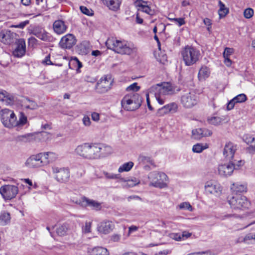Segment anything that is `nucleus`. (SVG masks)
Returning <instances> with one entry per match:
<instances>
[{
  "label": "nucleus",
  "instance_id": "69168bd1",
  "mask_svg": "<svg viewBox=\"0 0 255 255\" xmlns=\"http://www.w3.org/2000/svg\"><path fill=\"white\" fill-rule=\"evenodd\" d=\"M255 138L251 135H247L245 138L244 139L245 140V141L247 143V144H250V143H252L253 144V143H254V141H255Z\"/></svg>",
  "mask_w": 255,
  "mask_h": 255
},
{
  "label": "nucleus",
  "instance_id": "8fccbe9b",
  "mask_svg": "<svg viewBox=\"0 0 255 255\" xmlns=\"http://www.w3.org/2000/svg\"><path fill=\"white\" fill-rule=\"evenodd\" d=\"M104 174L107 179H116L120 178L119 174H115L114 173H108L107 172H104Z\"/></svg>",
  "mask_w": 255,
  "mask_h": 255
},
{
  "label": "nucleus",
  "instance_id": "423d86ee",
  "mask_svg": "<svg viewBox=\"0 0 255 255\" xmlns=\"http://www.w3.org/2000/svg\"><path fill=\"white\" fill-rule=\"evenodd\" d=\"M231 207L234 209L244 210L249 208L250 203L246 196L235 194L228 200Z\"/></svg>",
  "mask_w": 255,
  "mask_h": 255
},
{
  "label": "nucleus",
  "instance_id": "c85d7f7f",
  "mask_svg": "<svg viewBox=\"0 0 255 255\" xmlns=\"http://www.w3.org/2000/svg\"><path fill=\"white\" fill-rule=\"evenodd\" d=\"M34 139V135L32 133H27L26 134L18 135L16 137L17 141L28 142Z\"/></svg>",
  "mask_w": 255,
  "mask_h": 255
},
{
  "label": "nucleus",
  "instance_id": "6ab92c4d",
  "mask_svg": "<svg viewBox=\"0 0 255 255\" xmlns=\"http://www.w3.org/2000/svg\"><path fill=\"white\" fill-rule=\"evenodd\" d=\"M237 150V145L231 142L227 143L224 147L223 154L227 160L229 161L233 160L235 153Z\"/></svg>",
  "mask_w": 255,
  "mask_h": 255
},
{
  "label": "nucleus",
  "instance_id": "09e8293b",
  "mask_svg": "<svg viewBox=\"0 0 255 255\" xmlns=\"http://www.w3.org/2000/svg\"><path fill=\"white\" fill-rule=\"evenodd\" d=\"M251 240H255V232L247 234L244 237L243 242L246 243H249L248 241Z\"/></svg>",
  "mask_w": 255,
  "mask_h": 255
},
{
  "label": "nucleus",
  "instance_id": "13d9d810",
  "mask_svg": "<svg viewBox=\"0 0 255 255\" xmlns=\"http://www.w3.org/2000/svg\"><path fill=\"white\" fill-rule=\"evenodd\" d=\"M212 134V132L211 130L205 128H202V137L204 136H211Z\"/></svg>",
  "mask_w": 255,
  "mask_h": 255
},
{
  "label": "nucleus",
  "instance_id": "aec40b11",
  "mask_svg": "<svg viewBox=\"0 0 255 255\" xmlns=\"http://www.w3.org/2000/svg\"><path fill=\"white\" fill-rule=\"evenodd\" d=\"M177 109L178 105L176 103L174 102L171 103L159 108L156 114L158 116L161 117L170 112L175 113L177 112Z\"/></svg>",
  "mask_w": 255,
  "mask_h": 255
},
{
  "label": "nucleus",
  "instance_id": "1a4fd4ad",
  "mask_svg": "<svg viewBox=\"0 0 255 255\" xmlns=\"http://www.w3.org/2000/svg\"><path fill=\"white\" fill-rule=\"evenodd\" d=\"M113 82L111 75H105L97 83L95 90L98 93H105L111 89Z\"/></svg>",
  "mask_w": 255,
  "mask_h": 255
},
{
  "label": "nucleus",
  "instance_id": "f3484780",
  "mask_svg": "<svg viewBox=\"0 0 255 255\" xmlns=\"http://www.w3.org/2000/svg\"><path fill=\"white\" fill-rule=\"evenodd\" d=\"M16 46L13 51V55L16 57H21L25 53L26 44L24 39L20 38L15 42Z\"/></svg>",
  "mask_w": 255,
  "mask_h": 255
},
{
  "label": "nucleus",
  "instance_id": "c03bdc74",
  "mask_svg": "<svg viewBox=\"0 0 255 255\" xmlns=\"http://www.w3.org/2000/svg\"><path fill=\"white\" fill-rule=\"evenodd\" d=\"M192 135L194 138L199 139L202 137V128H199L192 130Z\"/></svg>",
  "mask_w": 255,
  "mask_h": 255
},
{
  "label": "nucleus",
  "instance_id": "f704fd0d",
  "mask_svg": "<svg viewBox=\"0 0 255 255\" xmlns=\"http://www.w3.org/2000/svg\"><path fill=\"white\" fill-rule=\"evenodd\" d=\"M102 145L103 147L101 150L102 154L100 156V158L106 156L112 152V149L110 146L105 145L103 144H102Z\"/></svg>",
  "mask_w": 255,
  "mask_h": 255
},
{
  "label": "nucleus",
  "instance_id": "f257e3e1",
  "mask_svg": "<svg viewBox=\"0 0 255 255\" xmlns=\"http://www.w3.org/2000/svg\"><path fill=\"white\" fill-rule=\"evenodd\" d=\"M103 147L101 143L85 142L77 146L75 152L76 155L85 159H98L100 158Z\"/></svg>",
  "mask_w": 255,
  "mask_h": 255
},
{
  "label": "nucleus",
  "instance_id": "473e14b6",
  "mask_svg": "<svg viewBox=\"0 0 255 255\" xmlns=\"http://www.w3.org/2000/svg\"><path fill=\"white\" fill-rule=\"evenodd\" d=\"M137 5L138 6V10H140L148 14H151L150 13L151 9L150 7L146 5V2L144 1H139L137 3Z\"/></svg>",
  "mask_w": 255,
  "mask_h": 255
},
{
  "label": "nucleus",
  "instance_id": "680f3d73",
  "mask_svg": "<svg viewBox=\"0 0 255 255\" xmlns=\"http://www.w3.org/2000/svg\"><path fill=\"white\" fill-rule=\"evenodd\" d=\"M254 13V10L251 8H248L244 11V16H253Z\"/></svg>",
  "mask_w": 255,
  "mask_h": 255
},
{
  "label": "nucleus",
  "instance_id": "e433bc0d",
  "mask_svg": "<svg viewBox=\"0 0 255 255\" xmlns=\"http://www.w3.org/2000/svg\"><path fill=\"white\" fill-rule=\"evenodd\" d=\"M138 159L140 162H143V163H149L151 165H153L154 167H155L153 161L149 156H146L143 155H140Z\"/></svg>",
  "mask_w": 255,
  "mask_h": 255
},
{
  "label": "nucleus",
  "instance_id": "864d4df0",
  "mask_svg": "<svg viewBox=\"0 0 255 255\" xmlns=\"http://www.w3.org/2000/svg\"><path fill=\"white\" fill-rule=\"evenodd\" d=\"M127 181V185L129 187H133L139 183V181L135 178H134L131 180H128Z\"/></svg>",
  "mask_w": 255,
  "mask_h": 255
},
{
  "label": "nucleus",
  "instance_id": "9d476101",
  "mask_svg": "<svg viewBox=\"0 0 255 255\" xmlns=\"http://www.w3.org/2000/svg\"><path fill=\"white\" fill-rule=\"evenodd\" d=\"M18 193V188L13 185H5L0 188V193L5 200L14 198Z\"/></svg>",
  "mask_w": 255,
  "mask_h": 255
},
{
  "label": "nucleus",
  "instance_id": "774afa93",
  "mask_svg": "<svg viewBox=\"0 0 255 255\" xmlns=\"http://www.w3.org/2000/svg\"><path fill=\"white\" fill-rule=\"evenodd\" d=\"M28 20H25L23 22L19 23L18 24L16 25H14V27L16 28H24L27 24H28Z\"/></svg>",
  "mask_w": 255,
  "mask_h": 255
},
{
  "label": "nucleus",
  "instance_id": "de8ad7c7",
  "mask_svg": "<svg viewBox=\"0 0 255 255\" xmlns=\"http://www.w3.org/2000/svg\"><path fill=\"white\" fill-rule=\"evenodd\" d=\"M180 209L187 210L189 211H192L193 208L189 202H185L181 203L179 205Z\"/></svg>",
  "mask_w": 255,
  "mask_h": 255
},
{
  "label": "nucleus",
  "instance_id": "9b49d317",
  "mask_svg": "<svg viewBox=\"0 0 255 255\" xmlns=\"http://www.w3.org/2000/svg\"><path fill=\"white\" fill-rule=\"evenodd\" d=\"M198 99L197 96L194 93L187 92L182 95L181 103L186 108H191L196 105Z\"/></svg>",
  "mask_w": 255,
  "mask_h": 255
},
{
  "label": "nucleus",
  "instance_id": "37998d69",
  "mask_svg": "<svg viewBox=\"0 0 255 255\" xmlns=\"http://www.w3.org/2000/svg\"><path fill=\"white\" fill-rule=\"evenodd\" d=\"M25 100L29 103V105L25 106L26 109H29L31 110H35L38 107V105L34 101L31 100L28 98H26Z\"/></svg>",
  "mask_w": 255,
  "mask_h": 255
},
{
  "label": "nucleus",
  "instance_id": "bf43d9fd",
  "mask_svg": "<svg viewBox=\"0 0 255 255\" xmlns=\"http://www.w3.org/2000/svg\"><path fill=\"white\" fill-rule=\"evenodd\" d=\"M236 103H237L235 102V100H234V98L233 99H232L230 102H228V103L227 104V110L230 111V110H232L234 108L235 105Z\"/></svg>",
  "mask_w": 255,
  "mask_h": 255
},
{
  "label": "nucleus",
  "instance_id": "49530a36",
  "mask_svg": "<svg viewBox=\"0 0 255 255\" xmlns=\"http://www.w3.org/2000/svg\"><path fill=\"white\" fill-rule=\"evenodd\" d=\"M80 9L83 14L88 16H92L94 14L93 11L92 9H88L85 6H81Z\"/></svg>",
  "mask_w": 255,
  "mask_h": 255
},
{
  "label": "nucleus",
  "instance_id": "72a5a7b5",
  "mask_svg": "<svg viewBox=\"0 0 255 255\" xmlns=\"http://www.w3.org/2000/svg\"><path fill=\"white\" fill-rule=\"evenodd\" d=\"M44 31L45 29L42 26L36 25L32 28V33L39 38Z\"/></svg>",
  "mask_w": 255,
  "mask_h": 255
},
{
  "label": "nucleus",
  "instance_id": "2eb2a0df",
  "mask_svg": "<svg viewBox=\"0 0 255 255\" xmlns=\"http://www.w3.org/2000/svg\"><path fill=\"white\" fill-rule=\"evenodd\" d=\"M16 33L10 30H4L0 32V41L5 44H10L14 42Z\"/></svg>",
  "mask_w": 255,
  "mask_h": 255
},
{
  "label": "nucleus",
  "instance_id": "a19ab883",
  "mask_svg": "<svg viewBox=\"0 0 255 255\" xmlns=\"http://www.w3.org/2000/svg\"><path fill=\"white\" fill-rule=\"evenodd\" d=\"M234 99L237 103H241L245 102L247 100V97L245 94H240L234 97Z\"/></svg>",
  "mask_w": 255,
  "mask_h": 255
},
{
  "label": "nucleus",
  "instance_id": "6e6552de",
  "mask_svg": "<svg viewBox=\"0 0 255 255\" xmlns=\"http://www.w3.org/2000/svg\"><path fill=\"white\" fill-rule=\"evenodd\" d=\"M52 173L54 174V178L60 183H66L68 181L70 176V170L67 167H52Z\"/></svg>",
  "mask_w": 255,
  "mask_h": 255
},
{
  "label": "nucleus",
  "instance_id": "ddd939ff",
  "mask_svg": "<svg viewBox=\"0 0 255 255\" xmlns=\"http://www.w3.org/2000/svg\"><path fill=\"white\" fill-rule=\"evenodd\" d=\"M76 37L72 34L68 33L61 38L59 45L62 49H70L76 44Z\"/></svg>",
  "mask_w": 255,
  "mask_h": 255
},
{
  "label": "nucleus",
  "instance_id": "a18cd8bd",
  "mask_svg": "<svg viewBox=\"0 0 255 255\" xmlns=\"http://www.w3.org/2000/svg\"><path fill=\"white\" fill-rule=\"evenodd\" d=\"M27 120L26 116H25V115L23 113H21L20 114L19 118V121H17V125L23 126L27 123Z\"/></svg>",
  "mask_w": 255,
  "mask_h": 255
},
{
  "label": "nucleus",
  "instance_id": "3c124183",
  "mask_svg": "<svg viewBox=\"0 0 255 255\" xmlns=\"http://www.w3.org/2000/svg\"><path fill=\"white\" fill-rule=\"evenodd\" d=\"M140 89V87L137 86L136 83H134L128 87L126 89L127 91H132L133 92H137Z\"/></svg>",
  "mask_w": 255,
  "mask_h": 255
},
{
  "label": "nucleus",
  "instance_id": "39448f33",
  "mask_svg": "<svg viewBox=\"0 0 255 255\" xmlns=\"http://www.w3.org/2000/svg\"><path fill=\"white\" fill-rule=\"evenodd\" d=\"M148 178L150 181V185L159 188L166 187L168 180L167 176L163 172L153 171L149 173Z\"/></svg>",
  "mask_w": 255,
  "mask_h": 255
},
{
  "label": "nucleus",
  "instance_id": "7c9ffc66",
  "mask_svg": "<svg viewBox=\"0 0 255 255\" xmlns=\"http://www.w3.org/2000/svg\"><path fill=\"white\" fill-rule=\"evenodd\" d=\"M133 165L134 164L132 161L125 163L119 168L118 171L120 173L128 172L132 168Z\"/></svg>",
  "mask_w": 255,
  "mask_h": 255
},
{
  "label": "nucleus",
  "instance_id": "052dcab7",
  "mask_svg": "<svg viewBox=\"0 0 255 255\" xmlns=\"http://www.w3.org/2000/svg\"><path fill=\"white\" fill-rule=\"evenodd\" d=\"M204 22L205 24L207 25V30L208 31L210 32H211V20L209 18L206 17L204 19Z\"/></svg>",
  "mask_w": 255,
  "mask_h": 255
},
{
  "label": "nucleus",
  "instance_id": "20e7f679",
  "mask_svg": "<svg viewBox=\"0 0 255 255\" xmlns=\"http://www.w3.org/2000/svg\"><path fill=\"white\" fill-rule=\"evenodd\" d=\"M142 99L140 96L135 93L126 95L121 101L122 107L127 111H134L141 106Z\"/></svg>",
  "mask_w": 255,
  "mask_h": 255
},
{
  "label": "nucleus",
  "instance_id": "0e129e2a",
  "mask_svg": "<svg viewBox=\"0 0 255 255\" xmlns=\"http://www.w3.org/2000/svg\"><path fill=\"white\" fill-rule=\"evenodd\" d=\"M163 96V95H160L159 93L158 95H157L155 94V98L156 100L157 101L158 103L160 105H163L164 104V100L162 98V96Z\"/></svg>",
  "mask_w": 255,
  "mask_h": 255
},
{
  "label": "nucleus",
  "instance_id": "6e6d98bb",
  "mask_svg": "<svg viewBox=\"0 0 255 255\" xmlns=\"http://www.w3.org/2000/svg\"><path fill=\"white\" fill-rule=\"evenodd\" d=\"M37 40L34 37H31L28 39V46L34 47L36 45Z\"/></svg>",
  "mask_w": 255,
  "mask_h": 255
},
{
  "label": "nucleus",
  "instance_id": "0eeeda50",
  "mask_svg": "<svg viewBox=\"0 0 255 255\" xmlns=\"http://www.w3.org/2000/svg\"><path fill=\"white\" fill-rule=\"evenodd\" d=\"M0 120L5 127L11 128L17 125L16 117L13 111L5 109L0 112Z\"/></svg>",
  "mask_w": 255,
  "mask_h": 255
},
{
  "label": "nucleus",
  "instance_id": "cd10ccee",
  "mask_svg": "<svg viewBox=\"0 0 255 255\" xmlns=\"http://www.w3.org/2000/svg\"><path fill=\"white\" fill-rule=\"evenodd\" d=\"M41 154H42V157L44 158V160L47 161V164L54 161L57 158V155L52 152H43L41 153Z\"/></svg>",
  "mask_w": 255,
  "mask_h": 255
},
{
  "label": "nucleus",
  "instance_id": "b1692460",
  "mask_svg": "<svg viewBox=\"0 0 255 255\" xmlns=\"http://www.w3.org/2000/svg\"><path fill=\"white\" fill-rule=\"evenodd\" d=\"M87 253L89 255H109L108 250L102 247L88 248Z\"/></svg>",
  "mask_w": 255,
  "mask_h": 255
},
{
  "label": "nucleus",
  "instance_id": "393cba45",
  "mask_svg": "<svg viewBox=\"0 0 255 255\" xmlns=\"http://www.w3.org/2000/svg\"><path fill=\"white\" fill-rule=\"evenodd\" d=\"M103 4L106 5L110 9L117 11L119 9L121 2L119 0H101Z\"/></svg>",
  "mask_w": 255,
  "mask_h": 255
},
{
  "label": "nucleus",
  "instance_id": "c9c22d12",
  "mask_svg": "<svg viewBox=\"0 0 255 255\" xmlns=\"http://www.w3.org/2000/svg\"><path fill=\"white\" fill-rule=\"evenodd\" d=\"M199 77L201 79H205L209 76V72L207 67H202L198 73Z\"/></svg>",
  "mask_w": 255,
  "mask_h": 255
},
{
  "label": "nucleus",
  "instance_id": "a878e982",
  "mask_svg": "<svg viewBox=\"0 0 255 255\" xmlns=\"http://www.w3.org/2000/svg\"><path fill=\"white\" fill-rule=\"evenodd\" d=\"M233 193L235 194H238V193H242L246 192L247 190V187L244 184H240L239 183H233L231 187Z\"/></svg>",
  "mask_w": 255,
  "mask_h": 255
},
{
  "label": "nucleus",
  "instance_id": "f8f14e48",
  "mask_svg": "<svg viewBox=\"0 0 255 255\" xmlns=\"http://www.w3.org/2000/svg\"><path fill=\"white\" fill-rule=\"evenodd\" d=\"M42 158V154L41 153L33 155L27 159L25 164L29 168L41 167L47 164V161H44Z\"/></svg>",
  "mask_w": 255,
  "mask_h": 255
},
{
  "label": "nucleus",
  "instance_id": "5701e85b",
  "mask_svg": "<svg viewBox=\"0 0 255 255\" xmlns=\"http://www.w3.org/2000/svg\"><path fill=\"white\" fill-rule=\"evenodd\" d=\"M53 29L54 31L57 34H62L66 31L67 25L64 21L59 19L54 22Z\"/></svg>",
  "mask_w": 255,
  "mask_h": 255
},
{
  "label": "nucleus",
  "instance_id": "5fc2aeb1",
  "mask_svg": "<svg viewBox=\"0 0 255 255\" xmlns=\"http://www.w3.org/2000/svg\"><path fill=\"white\" fill-rule=\"evenodd\" d=\"M91 223L86 222L85 225L82 228L83 232L87 234L91 232Z\"/></svg>",
  "mask_w": 255,
  "mask_h": 255
},
{
  "label": "nucleus",
  "instance_id": "4d7b16f0",
  "mask_svg": "<svg viewBox=\"0 0 255 255\" xmlns=\"http://www.w3.org/2000/svg\"><path fill=\"white\" fill-rule=\"evenodd\" d=\"M234 52L233 48L226 47L223 52V57H229Z\"/></svg>",
  "mask_w": 255,
  "mask_h": 255
},
{
  "label": "nucleus",
  "instance_id": "a211bd4d",
  "mask_svg": "<svg viewBox=\"0 0 255 255\" xmlns=\"http://www.w3.org/2000/svg\"><path fill=\"white\" fill-rule=\"evenodd\" d=\"M235 169V163L229 161L228 164L220 165L218 167L219 174L222 176H230Z\"/></svg>",
  "mask_w": 255,
  "mask_h": 255
},
{
  "label": "nucleus",
  "instance_id": "603ef678",
  "mask_svg": "<svg viewBox=\"0 0 255 255\" xmlns=\"http://www.w3.org/2000/svg\"><path fill=\"white\" fill-rule=\"evenodd\" d=\"M73 63V64H75V66H77V71L82 67L83 65L82 63L79 60V59L77 57H74L71 59V62Z\"/></svg>",
  "mask_w": 255,
  "mask_h": 255
},
{
  "label": "nucleus",
  "instance_id": "bb28decb",
  "mask_svg": "<svg viewBox=\"0 0 255 255\" xmlns=\"http://www.w3.org/2000/svg\"><path fill=\"white\" fill-rule=\"evenodd\" d=\"M10 220V214L5 211L0 213V225L5 226L9 223Z\"/></svg>",
  "mask_w": 255,
  "mask_h": 255
},
{
  "label": "nucleus",
  "instance_id": "e2e57ef3",
  "mask_svg": "<svg viewBox=\"0 0 255 255\" xmlns=\"http://www.w3.org/2000/svg\"><path fill=\"white\" fill-rule=\"evenodd\" d=\"M170 237L177 241L182 240L181 235L180 233H173L171 234Z\"/></svg>",
  "mask_w": 255,
  "mask_h": 255
},
{
  "label": "nucleus",
  "instance_id": "338daca9",
  "mask_svg": "<svg viewBox=\"0 0 255 255\" xmlns=\"http://www.w3.org/2000/svg\"><path fill=\"white\" fill-rule=\"evenodd\" d=\"M84 80L87 82L94 83L96 81V79L90 75H86L84 77Z\"/></svg>",
  "mask_w": 255,
  "mask_h": 255
},
{
  "label": "nucleus",
  "instance_id": "58836bf2",
  "mask_svg": "<svg viewBox=\"0 0 255 255\" xmlns=\"http://www.w3.org/2000/svg\"><path fill=\"white\" fill-rule=\"evenodd\" d=\"M67 230V227L65 225H63L57 228L56 233L59 236H63L66 234Z\"/></svg>",
  "mask_w": 255,
  "mask_h": 255
},
{
  "label": "nucleus",
  "instance_id": "2f4dec72",
  "mask_svg": "<svg viewBox=\"0 0 255 255\" xmlns=\"http://www.w3.org/2000/svg\"><path fill=\"white\" fill-rule=\"evenodd\" d=\"M223 119L219 117H208L207 122L209 124L218 126L220 125L223 122Z\"/></svg>",
  "mask_w": 255,
  "mask_h": 255
},
{
  "label": "nucleus",
  "instance_id": "ea45409f",
  "mask_svg": "<svg viewBox=\"0 0 255 255\" xmlns=\"http://www.w3.org/2000/svg\"><path fill=\"white\" fill-rule=\"evenodd\" d=\"M168 18L171 21L173 22L175 24H176V25H177L179 26H180L185 24V20L183 18H182V17H179V18L168 17Z\"/></svg>",
  "mask_w": 255,
  "mask_h": 255
},
{
  "label": "nucleus",
  "instance_id": "4be33fe9",
  "mask_svg": "<svg viewBox=\"0 0 255 255\" xmlns=\"http://www.w3.org/2000/svg\"><path fill=\"white\" fill-rule=\"evenodd\" d=\"M114 228V225L110 221H104L100 223L97 227L99 232L104 234L110 233Z\"/></svg>",
  "mask_w": 255,
  "mask_h": 255
},
{
  "label": "nucleus",
  "instance_id": "7ed1b4c3",
  "mask_svg": "<svg viewBox=\"0 0 255 255\" xmlns=\"http://www.w3.org/2000/svg\"><path fill=\"white\" fill-rule=\"evenodd\" d=\"M183 62L186 66H192L196 64L200 57V52L196 48L187 46L181 52Z\"/></svg>",
  "mask_w": 255,
  "mask_h": 255
},
{
  "label": "nucleus",
  "instance_id": "c756f323",
  "mask_svg": "<svg viewBox=\"0 0 255 255\" xmlns=\"http://www.w3.org/2000/svg\"><path fill=\"white\" fill-rule=\"evenodd\" d=\"M42 41L46 42H54L55 38L49 33L47 32L45 30L39 37Z\"/></svg>",
  "mask_w": 255,
  "mask_h": 255
},
{
  "label": "nucleus",
  "instance_id": "79ce46f5",
  "mask_svg": "<svg viewBox=\"0 0 255 255\" xmlns=\"http://www.w3.org/2000/svg\"><path fill=\"white\" fill-rule=\"evenodd\" d=\"M206 148L207 147L203 146L202 144L197 143L193 145L192 150L194 152L200 153Z\"/></svg>",
  "mask_w": 255,
  "mask_h": 255
},
{
  "label": "nucleus",
  "instance_id": "dca6fc26",
  "mask_svg": "<svg viewBox=\"0 0 255 255\" xmlns=\"http://www.w3.org/2000/svg\"><path fill=\"white\" fill-rule=\"evenodd\" d=\"M206 192L213 194H220L222 192L220 184L215 181H207L205 185Z\"/></svg>",
  "mask_w": 255,
  "mask_h": 255
},
{
  "label": "nucleus",
  "instance_id": "4c0bfd02",
  "mask_svg": "<svg viewBox=\"0 0 255 255\" xmlns=\"http://www.w3.org/2000/svg\"><path fill=\"white\" fill-rule=\"evenodd\" d=\"M219 4L220 6L219 10V16H226L228 13V9L225 7V5L221 1H220Z\"/></svg>",
  "mask_w": 255,
  "mask_h": 255
},
{
  "label": "nucleus",
  "instance_id": "f03ea898",
  "mask_svg": "<svg viewBox=\"0 0 255 255\" xmlns=\"http://www.w3.org/2000/svg\"><path fill=\"white\" fill-rule=\"evenodd\" d=\"M106 45L108 49L121 54L130 55L137 52V48L133 45H128L124 41L117 40L114 37L109 38Z\"/></svg>",
  "mask_w": 255,
  "mask_h": 255
},
{
  "label": "nucleus",
  "instance_id": "412c9836",
  "mask_svg": "<svg viewBox=\"0 0 255 255\" xmlns=\"http://www.w3.org/2000/svg\"><path fill=\"white\" fill-rule=\"evenodd\" d=\"M75 203L79 204L82 206H89L93 209L99 210L101 209V204L95 200L89 199L85 197L81 198V200H77Z\"/></svg>",
  "mask_w": 255,
  "mask_h": 255
},
{
  "label": "nucleus",
  "instance_id": "4468645a",
  "mask_svg": "<svg viewBox=\"0 0 255 255\" xmlns=\"http://www.w3.org/2000/svg\"><path fill=\"white\" fill-rule=\"evenodd\" d=\"M158 92L160 95H171L175 93V88L172 84L169 82H164L157 84Z\"/></svg>",
  "mask_w": 255,
  "mask_h": 255
}]
</instances>
